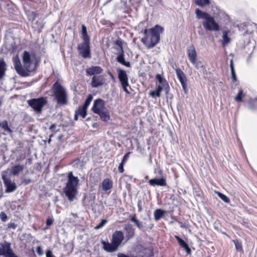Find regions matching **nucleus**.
Returning a JSON list of instances; mask_svg holds the SVG:
<instances>
[{"mask_svg":"<svg viewBox=\"0 0 257 257\" xmlns=\"http://www.w3.org/2000/svg\"><path fill=\"white\" fill-rule=\"evenodd\" d=\"M23 67L19 59L16 60L14 67L17 72L22 77H27L37 67L36 55L33 52L24 51L22 56Z\"/></svg>","mask_w":257,"mask_h":257,"instance_id":"nucleus-1","label":"nucleus"},{"mask_svg":"<svg viewBox=\"0 0 257 257\" xmlns=\"http://www.w3.org/2000/svg\"><path fill=\"white\" fill-rule=\"evenodd\" d=\"M163 28L159 25L144 31L145 36L142 38L141 42L148 49L153 48L159 42L160 34L163 32Z\"/></svg>","mask_w":257,"mask_h":257,"instance_id":"nucleus-2","label":"nucleus"},{"mask_svg":"<svg viewBox=\"0 0 257 257\" xmlns=\"http://www.w3.org/2000/svg\"><path fill=\"white\" fill-rule=\"evenodd\" d=\"M67 181L64 189L65 195L70 201H73L78 194L77 186L79 179L73 176L72 172H69L67 175Z\"/></svg>","mask_w":257,"mask_h":257,"instance_id":"nucleus-3","label":"nucleus"},{"mask_svg":"<svg viewBox=\"0 0 257 257\" xmlns=\"http://www.w3.org/2000/svg\"><path fill=\"white\" fill-rule=\"evenodd\" d=\"M195 14L198 19H202V26L209 31H217L219 30V25L216 22L214 18L206 12L201 11L199 9L195 10Z\"/></svg>","mask_w":257,"mask_h":257,"instance_id":"nucleus-4","label":"nucleus"},{"mask_svg":"<svg viewBox=\"0 0 257 257\" xmlns=\"http://www.w3.org/2000/svg\"><path fill=\"white\" fill-rule=\"evenodd\" d=\"M123 239V233L121 231L116 230L112 235L110 242L104 240L101 241L103 248L107 252H114L118 249V247L121 244Z\"/></svg>","mask_w":257,"mask_h":257,"instance_id":"nucleus-5","label":"nucleus"},{"mask_svg":"<svg viewBox=\"0 0 257 257\" xmlns=\"http://www.w3.org/2000/svg\"><path fill=\"white\" fill-rule=\"evenodd\" d=\"M54 93L57 103L61 104L67 103V94L65 88L58 82L53 85Z\"/></svg>","mask_w":257,"mask_h":257,"instance_id":"nucleus-6","label":"nucleus"},{"mask_svg":"<svg viewBox=\"0 0 257 257\" xmlns=\"http://www.w3.org/2000/svg\"><path fill=\"white\" fill-rule=\"evenodd\" d=\"M47 103L46 98L43 97L31 99L28 101V104L38 114L41 113L43 107Z\"/></svg>","mask_w":257,"mask_h":257,"instance_id":"nucleus-7","label":"nucleus"},{"mask_svg":"<svg viewBox=\"0 0 257 257\" xmlns=\"http://www.w3.org/2000/svg\"><path fill=\"white\" fill-rule=\"evenodd\" d=\"M9 169L2 172V178L6 187L5 192L11 193L17 189L16 183L12 182L9 174Z\"/></svg>","mask_w":257,"mask_h":257,"instance_id":"nucleus-8","label":"nucleus"},{"mask_svg":"<svg viewBox=\"0 0 257 257\" xmlns=\"http://www.w3.org/2000/svg\"><path fill=\"white\" fill-rule=\"evenodd\" d=\"M122 41L120 39H118L115 42V44L117 46L115 49L118 51L117 56L116 58V61L119 63L127 67L131 66L130 63L129 62H126L124 58V52L122 48Z\"/></svg>","mask_w":257,"mask_h":257,"instance_id":"nucleus-9","label":"nucleus"},{"mask_svg":"<svg viewBox=\"0 0 257 257\" xmlns=\"http://www.w3.org/2000/svg\"><path fill=\"white\" fill-rule=\"evenodd\" d=\"M118 72V78L121 83L123 91L127 94H130L127 87L129 86L127 75L124 70L121 69H117Z\"/></svg>","mask_w":257,"mask_h":257,"instance_id":"nucleus-10","label":"nucleus"},{"mask_svg":"<svg viewBox=\"0 0 257 257\" xmlns=\"http://www.w3.org/2000/svg\"><path fill=\"white\" fill-rule=\"evenodd\" d=\"M79 54L84 58H90V40H83V42L78 45Z\"/></svg>","mask_w":257,"mask_h":257,"instance_id":"nucleus-11","label":"nucleus"},{"mask_svg":"<svg viewBox=\"0 0 257 257\" xmlns=\"http://www.w3.org/2000/svg\"><path fill=\"white\" fill-rule=\"evenodd\" d=\"M37 17V14L36 13L32 12L29 15V20L32 21V27L36 30L40 31L44 27V23L41 20L35 21Z\"/></svg>","mask_w":257,"mask_h":257,"instance_id":"nucleus-12","label":"nucleus"},{"mask_svg":"<svg viewBox=\"0 0 257 257\" xmlns=\"http://www.w3.org/2000/svg\"><path fill=\"white\" fill-rule=\"evenodd\" d=\"M176 72L177 78L181 84L184 91L186 93L187 91V86L186 84L187 79L186 75L180 68H177L176 69Z\"/></svg>","mask_w":257,"mask_h":257,"instance_id":"nucleus-13","label":"nucleus"},{"mask_svg":"<svg viewBox=\"0 0 257 257\" xmlns=\"http://www.w3.org/2000/svg\"><path fill=\"white\" fill-rule=\"evenodd\" d=\"M13 251L10 243L6 241L0 242V256L7 257Z\"/></svg>","mask_w":257,"mask_h":257,"instance_id":"nucleus-14","label":"nucleus"},{"mask_svg":"<svg viewBox=\"0 0 257 257\" xmlns=\"http://www.w3.org/2000/svg\"><path fill=\"white\" fill-rule=\"evenodd\" d=\"M105 109L103 101L101 99H97L94 102L92 110L95 113L98 114Z\"/></svg>","mask_w":257,"mask_h":257,"instance_id":"nucleus-15","label":"nucleus"},{"mask_svg":"<svg viewBox=\"0 0 257 257\" xmlns=\"http://www.w3.org/2000/svg\"><path fill=\"white\" fill-rule=\"evenodd\" d=\"M105 83V80L103 76H93L91 81L92 87L97 88L103 85Z\"/></svg>","mask_w":257,"mask_h":257,"instance_id":"nucleus-16","label":"nucleus"},{"mask_svg":"<svg viewBox=\"0 0 257 257\" xmlns=\"http://www.w3.org/2000/svg\"><path fill=\"white\" fill-rule=\"evenodd\" d=\"M187 55L191 63L195 64V61H197V54L193 45L189 46L187 48Z\"/></svg>","mask_w":257,"mask_h":257,"instance_id":"nucleus-17","label":"nucleus"},{"mask_svg":"<svg viewBox=\"0 0 257 257\" xmlns=\"http://www.w3.org/2000/svg\"><path fill=\"white\" fill-rule=\"evenodd\" d=\"M149 183L151 186L156 185L160 186H166L167 185L166 179L164 177L161 178H154L149 181Z\"/></svg>","mask_w":257,"mask_h":257,"instance_id":"nucleus-18","label":"nucleus"},{"mask_svg":"<svg viewBox=\"0 0 257 257\" xmlns=\"http://www.w3.org/2000/svg\"><path fill=\"white\" fill-rule=\"evenodd\" d=\"M103 69L101 68L100 66H91L90 67L88 68L86 70V73L87 75L91 76L97 75L101 74L103 72Z\"/></svg>","mask_w":257,"mask_h":257,"instance_id":"nucleus-19","label":"nucleus"},{"mask_svg":"<svg viewBox=\"0 0 257 257\" xmlns=\"http://www.w3.org/2000/svg\"><path fill=\"white\" fill-rule=\"evenodd\" d=\"M156 79L158 80V82L161 85H158V86H161V87L165 88V91L166 93L167 94L169 91L170 87L168 84V83L167 81L162 77V76L158 74L156 75Z\"/></svg>","mask_w":257,"mask_h":257,"instance_id":"nucleus-20","label":"nucleus"},{"mask_svg":"<svg viewBox=\"0 0 257 257\" xmlns=\"http://www.w3.org/2000/svg\"><path fill=\"white\" fill-rule=\"evenodd\" d=\"M124 229L126 231V237L127 238V240L130 239L134 236L135 230L132 224H125L124 226Z\"/></svg>","mask_w":257,"mask_h":257,"instance_id":"nucleus-21","label":"nucleus"},{"mask_svg":"<svg viewBox=\"0 0 257 257\" xmlns=\"http://www.w3.org/2000/svg\"><path fill=\"white\" fill-rule=\"evenodd\" d=\"M102 190L107 192L108 190H110L113 186L112 181L108 178L104 179L101 183Z\"/></svg>","mask_w":257,"mask_h":257,"instance_id":"nucleus-22","label":"nucleus"},{"mask_svg":"<svg viewBox=\"0 0 257 257\" xmlns=\"http://www.w3.org/2000/svg\"><path fill=\"white\" fill-rule=\"evenodd\" d=\"M25 168L24 165H17L14 166L11 170V174L14 176H18L19 174L23 171Z\"/></svg>","mask_w":257,"mask_h":257,"instance_id":"nucleus-23","label":"nucleus"},{"mask_svg":"<svg viewBox=\"0 0 257 257\" xmlns=\"http://www.w3.org/2000/svg\"><path fill=\"white\" fill-rule=\"evenodd\" d=\"M193 64L194 65L195 68L198 70L201 73L205 74L206 73V67L202 62L200 61H196L195 64Z\"/></svg>","mask_w":257,"mask_h":257,"instance_id":"nucleus-24","label":"nucleus"},{"mask_svg":"<svg viewBox=\"0 0 257 257\" xmlns=\"http://www.w3.org/2000/svg\"><path fill=\"white\" fill-rule=\"evenodd\" d=\"M175 237L177 239L179 245L186 250L187 253H190L191 249L189 248L188 244L185 242V241H184L178 236H175Z\"/></svg>","mask_w":257,"mask_h":257,"instance_id":"nucleus-25","label":"nucleus"},{"mask_svg":"<svg viewBox=\"0 0 257 257\" xmlns=\"http://www.w3.org/2000/svg\"><path fill=\"white\" fill-rule=\"evenodd\" d=\"M1 8L10 11L12 8L13 3L10 0H1Z\"/></svg>","mask_w":257,"mask_h":257,"instance_id":"nucleus-26","label":"nucleus"},{"mask_svg":"<svg viewBox=\"0 0 257 257\" xmlns=\"http://www.w3.org/2000/svg\"><path fill=\"white\" fill-rule=\"evenodd\" d=\"M163 90L165 91L164 88L157 86L155 90L152 91L150 93V95L154 98H155L156 97H160L161 96V92Z\"/></svg>","mask_w":257,"mask_h":257,"instance_id":"nucleus-27","label":"nucleus"},{"mask_svg":"<svg viewBox=\"0 0 257 257\" xmlns=\"http://www.w3.org/2000/svg\"><path fill=\"white\" fill-rule=\"evenodd\" d=\"M166 213V211L161 209H157L154 211V219L156 221L159 220Z\"/></svg>","mask_w":257,"mask_h":257,"instance_id":"nucleus-28","label":"nucleus"},{"mask_svg":"<svg viewBox=\"0 0 257 257\" xmlns=\"http://www.w3.org/2000/svg\"><path fill=\"white\" fill-rule=\"evenodd\" d=\"M102 120L107 121L110 118L109 113L105 109L98 113Z\"/></svg>","mask_w":257,"mask_h":257,"instance_id":"nucleus-29","label":"nucleus"},{"mask_svg":"<svg viewBox=\"0 0 257 257\" xmlns=\"http://www.w3.org/2000/svg\"><path fill=\"white\" fill-rule=\"evenodd\" d=\"M6 71V64L3 60H0V79H1L5 74Z\"/></svg>","mask_w":257,"mask_h":257,"instance_id":"nucleus-30","label":"nucleus"},{"mask_svg":"<svg viewBox=\"0 0 257 257\" xmlns=\"http://www.w3.org/2000/svg\"><path fill=\"white\" fill-rule=\"evenodd\" d=\"M86 110L87 109L80 106L78 107V109L76 110V112H77L79 115L82 116L83 118H84L87 115Z\"/></svg>","mask_w":257,"mask_h":257,"instance_id":"nucleus-31","label":"nucleus"},{"mask_svg":"<svg viewBox=\"0 0 257 257\" xmlns=\"http://www.w3.org/2000/svg\"><path fill=\"white\" fill-rule=\"evenodd\" d=\"M81 34L82 38L83 40H90V38L87 34L86 27L84 26V25H82Z\"/></svg>","mask_w":257,"mask_h":257,"instance_id":"nucleus-32","label":"nucleus"},{"mask_svg":"<svg viewBox=\"0 0 257 257\" xmlns=\"http://www.w3.org/2000/svg\"><path fill=\"white\" fill-rule=\"evenodd\" d=\"M222 45L224 47L230 42V38L228 37V32L225 31L223 32V36Z\"/></svg>","mask_w":257,"mask_h":257,"instance_id":"nucleus-33","label":"nucleus"},{"mask_svg":"<svg viewBox=\"0 0 257 257\" xmlns=\"http://www.w3.org/2000/svg\"><path fill=\"white\" fill-rule=\"evenodd\" d=\"M230 67L231 73V78L234 81H236L237 80V78L234 68L233 60H231L230 61Z\"/></svg>","mask_w":257,"mask_h":257,"instance_id":"nucleus-34","label":"nucleus"},{"mask_svg":"<svg viewBox=\"0 0 257 257\" xmlns=\"http://www.w3.org/2000/svg\"><path fill=\"white\" fill-rule=\"evenodd\" d=\"M195 3L197 5L202 7L209 5L210 0H196Z\"/></svg>","mask_w":257,"mask_h":257,"instance_id":"nucleus-35","label":"nucleus"},{"mask_svg":"<svg viewBox=\"0 0 257 257\" xmlns=\"http://www.w3.org/2000/svg\"><path fill=\"white\" fill-rule=\"evenodd\" d=\"M216 193L218 196L225 203H229L230 202V199L227 196L219 192Z\"/></svg>","mask_w":257,"mask_h":257,"instance_id":"nucleus-36","label":"nucleus"},{"mask_svg":"<svg viewBox=\"0 0 257 257\" xmlns=\"http://www.w3.org/2000/svg\"><path fill=\"white\" fill-rule=\"evenodd\" d=\"M0 127H3L5 131L11 132L10 128L8 126V122L7 120L0 122Z\"/></svg>","mask_w":257,"mask_h":257,"instance_id":"nucleus-37","label":"nucleus"},{"mask_svg":"<svg viewBox=\"0 0 257 257\" xmlns=\"http://www.w3.org/2000/svg\"><path fill=\"white\" fill-rule=\"evenodd\" d=\"M233 241L234 243L235 248L238 251H242V245L241 243L238 241V240H234Z\"/></svg>","mask_w":257,"mask_h":257,"instance_id":"nucleus-38","label":"nucleus"},{"mask_svg":"<svg viewBox=\"0 0 257 257\" xmlns=\"http://www.w3.org/2000/svg\"><path fill=\"white\" fill-rule=\"evenodd\" d=\"M242 93H243V91L240 89L239 91V92L237 94V96L235 97V99L236 101H240L242 100Z\"/></svg>","mask_w":257,"mask_h":257,"instance_id":"nucleus-39","label":"nucleus"},{"mask_svg":"<svg viewBox=\"0 0 257 257\" xmlns=\"http://www.w3.org/2000/svg\"><path fill=\"white\" fill-rule=\"evenodd\" d=\"M54 220L52 217H48L46 220L47 228L51 225L53 223Z\"/></svg>","mask_w":257,"mask_h":257,"instance_id":"nucleus-40","label":"nucleus"},{"mask_svg":"<svg viewBox=\"0 0 257 257\" xmlns=\"http://www.w3.org/2000/svg\"><path fill=\"white\" fill-rule=\"evenodd\" d=\"M0 218L3 221H6L8 218L7 214L4 212L0 213Z\"/></svg>","mask_w":257,"mask_h":257,"instance_id":"nucleus-41","label":"nucleus"},{"mask_svg":"<svg viewBox=\"0 0 257 257\" xmlns=\"http://www.w3.org/2000/svg\"><path fill=\"white\" fill-rule=\"evenodd\" d=\"M106 220L103 219L101 220V221L99 223V224H98L96 227L95 228L99 229L101 227H102L106 222Z\"/></svg>","mask_w":257,"mask_h":257,"instance_id":"nucleus-42","label":"nucleus"},{"mask_svg":"<svg viewBox=\"0 0 257 257\" xmlns=\"http://www.w3.org/2000/svg\"><path fill=\"white\" fill-rule=\"evenodd\" d=\"M130 154H131L130 152H128L125 154V155L123 156V157L122 159V161H121L122 163H124V164L126 163V162L127 161V160L129 157Z\"/></svg>","mask_w":257,"mask_h":257,"instance_id":"nucleus-43","label":"nucleus"},{"mask_svg":"<svg viewBox=\"0 0 257 257\" xmlns=\"http://www.w3.org/2000/svg\"><path fill=\"white\" fill-rule=\"evenodd\" d=\"M124 163L121 162L118 166V170L120 173H123L124 172L123 166Z\"/></svg>","mask_w":257,"mask_h":257,"instance_id":"nucleus-44","label":"nucleus"},{"mask_svg":"<svg viewBox=\"0 0 257 257\" xmlns=\"http://www.w3.org/2000/svg\"><path fill=\"white\" fill-rule=\"evenodd\" d=\"M32 182V180L31 179H27L24 180L22 182V184L24 185H27Z\"/></svg>","mask_w":257,"mask_h":257,"instance_id":"nucleus-45","label":"nucleus"},{"mask_svg":"<svg viewBox=\"0 0 257 257\" xmlns=\"http://www.w3.org/2000/svg\"><path fill=\"white\" fill-rule=\"evenodd\" d=\"M117 257H136V256H130L128 255H126L123 253L119 252L117 254ZM139 257H144L143 256H140Z\"/></svg>","mask_w":257,"mask_h":257,"instance_id":"nucleus-46","label":"nucleus"},{"mask_svg":"<svg viewBox=\"0 0 257 257\" xmlns=\"http://www.w3.org/2000/svg\"><path fill=\"white\" fill-rule=\"evenodd\" d=\"M36 251H37V253L40 255H41L43 254V250L42 249L40 246H38L37 247Z\"/></svg>","mask_w":257,"mask_h":257,"instance_id":"nucleus-47","label":"nucleus"},{"mask_svg":"<svg viewBox=\"0 0 257 257\" xmlns=\"http://www.w3.org/2000/svg\"><path fill=\"white\" fill-rule=\"evenodd\" d=\"M135 223L136 225L137 226V227L140 229H141L143 227V224L141 222H140L138 219L136 221H135Z\"/></svg>","mask_w":257,"mask_h":257,"instance_id":"nucleus-48","label":"nucleus"},{"mask_svg":"<svg viewBox=\"0 0 257 257\" xmlns=\"http://www.w3.org/2000/svg\"><path fill=\"white\" fill-rule=\"evenodd\" d=\"M90 103V102H89V101H87V100H85L84 104L81 106L87 109L88 106L89 105Z\"/></svg>","mask_w":257,"mask_h":257,"instance_id":"nucleus-49","label":"nucleus"},{"mask_svg":"<svg viewBox=\"0 0 257 257\" xmlns=\"http://www.w3.org/2000/svg\"><path fill=\"white\" fill-rule=\"evenodd\" d=\"M56 125L55 124H52L49 127V129L56 133L57 131L55 130Z\"/></svg>","mask_w":257,"mask_h":257,"instance_id":"nucleus-50","label":"nucleus"},{"mask_svg":"<svg viewBox=\"0 0 257 257\" xmlns=\"http://www.w3.org/2000/svg\"><path fill=\"white\" fill-rule=\"evenodd\" d=\"M92 98H93V97H92V95H91V94H89V95L87 96V98H86V100H87V101H89V102H91V101H92Z\"/></svg>","mask_w":257,"mask_h":257,"instance_id":"nucleus-51","label":"nucleus"},{"mask_svg":"<svg viewBox=\"0 0 257 257\" xmlns=\"http://www.w3.org/2000/svg\"><path fill=\"white\" fill-rule=\"evenodd\" d=\"M130 220L134 222H135V221H137V219L136 218V216L135 215H134L133 216H132L131 218H130Z\"/></svg>","mask_w":257,"mask_h":257,"instance_id":"nucleus-52","label":"nucleus"},{"mask_svg":"<svg viewBox=\"0 0 257 257\" xmlns=\"http://www.w3.org/2000/svg\"><path fill=\"white\" fill-rule=\"evenodd\" d=\"M7 257H18L17 256L13 251L11 254H10Z\"/></svg>","mask_w":257,"mask_h":257,"instance_id":"nucleus-53","label":"nucleus"},{"mask_svg":"<svg viewBox=\"0 0 257 257\" xmlns=\"http://www.w3.org/2000/svg\"><path fill=\"white\" fill-rule=\"evenodd\" d=\"M9 226V227H11L15 229L16 227V225L14 223H11V224H10Z\"/></svg>","mask_w":257,"mask_h":257,"instance_id":"nucleus-54","label":"nucleus"},{"mask_svg":"<svg viewBox=\"0 0 257 257\" xmlns=\"http://www.w3.org/2000/svg\"><path fill=\"white\" fill-rule=\"evenodd\" d=\"M78 116H79L78 114H77V113L75 112V115H74V119L75 120H78Z\"/></svg>","mask_w":257,"mask_h":257,"instance_id":"nucleus-55","label":"nucleus"},{"mask_svg":"<svg viewBox=\"0 0 257 257\" xmlns=\"http://www.w3.org/2000/svg\"><path fill=\"white\" fill-rule=\"evenodd\" d=\"M138 210H139V212L142 211V207H141V205H140V204L138 203Z\"/></svg>","mask_w":257,"mask_h":257,"instance_id":"nucleus-56","label":"nucleus"},{"mask_svg":"<svg viewBox=\"0 0 257 257\" xmlns=\"http://www.w3.org/2000/svg\"><path fill=\"white\" fill-rule=\"evenodd\" d=\"M109 74L112 79L114 78L113 75L110 72L109 73Z\"/></svg>","mask_w":257,"mask_h":257,"instance_id":"nucleus-57","label":"nucleus"},{"mask_svg":"<svg viewBox=\"0 0 257 257\" xmlns=\"http://www.w3.org/2000/svg\"><path fill=\"white\" fill-rule=\"evenodd\" d=\"M72 215L74 216H75L76 217L77 216V214H74V213H72Z\"/></svg>","mask_w":257,"mask_h":257,"instance_id":"nucleus-58","label":"nucleus"},{"mask_svg":"<svg viewBox=\"0 0 257 257\" xmlns=\"http://www.w3.org/2000/svg\"><path fill=\"white\" fill-rule=\"evenodd\" d=\"M53 135H50V138H51V137H53Z\"/></svg>","mask_w":257,"mask_h":257,"instance_id":"nucleus-59","label":"nucleus"},{"mask_svg":"<svg viewBox=\"0 0 257 257\" xmlns=\"http://www.w3.org/2000/svg\"><path fill=\"white\" fill-rule=\"evenodd\" d=\"M255 100H257V97H256V98H255Z\"/></svg>","mask_w":257,"mask_h":257,"instance_id":"nucleus-60","label":"nucleus"}]
</instances>
